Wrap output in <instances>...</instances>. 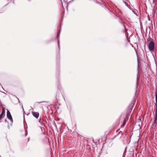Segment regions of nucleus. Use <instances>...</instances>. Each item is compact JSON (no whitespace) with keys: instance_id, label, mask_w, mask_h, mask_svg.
Returning <instances> with one entry per match:
<instances>
[{"instance_id":"nucleus-13","label":"nucleus","mask_w":157,"mask_h":157,"mask_svg":"<svg viewBox=\"0 0 157 157\" xmlns=\"http://www.w3.org/2000/svg\"><path fill=\"white\" fill-rule=\"evenodd\" d=\"M131 108H132V107H133V104H132V105H131Z\"/></svg>"},{"instance_id":"nucleus-11","label":"nucleus","mask_w":157,"mask_h":157,"mask_svg":"<svg viewBox=\"0 0 157 157\" xmlns=\"http://www.w3.org/2000/svg\"><path fill=\"white\" fill-rule=\"evenodd\" d=\"M58 45L59 49V48H60V46H59V40L58 41Z\"/></svg>"},{"instance_id":"nucleus-9","label":"nucleus","mask_w":157,"mask_h":157,"mask_svg":"<svg viewBox=\"0 0 157 157\" xmlns=\"http://www.w3.org/2000/svg\"><path fill=\"white\" fill-rule=\"evenodd\" d=\"M60 32V30H59V33L57 34V38H58L59 37V36Z\"/></svg>"},{"instance_id":"nucleus-18","label":"nucleus","mask_w":157,"mask_h":157,"mask_svg":"<svg viewBox=\"0 0 157 157\" xmlns=\"http://www.w3.org/2000/svg\"><path fill=\"white\" fill-rule=\"evenodd\" d=\"M43 134H44V132H43Z\"/></svg>"},{"instance_id":"nucleus-16","label":"nucleus","mask_w":157,"mask_h":157,"mask_svg":"<svg viewBox=\"0 0 157 157\" xmlns=\"http://www.w3.org/2000/svg\"><path fill=\"white\" fill-rule=\"evenodd\" d=\"M43 102V101H41V102H38V103H41V102Z\"/></svg>"},{"instance_id":"nucleus-2","label":"nucleus","mask_w":157,"mask_h":157,"mask_svg":"<svg viewBox=\"0 0 157 157\" xmlns=\"http://www.w3.org/2000/svg\"><path fill=\"white\" fill-rule=\"evenodd\" d=\"M155 119L153 122L152 128H153L154 126H155L157 125V115L155 114Z\"/></svg>"},{"instance_id":"nucleus-4","label":"nucleus","mask_w":157,"mask_h":157,"mask_svg":"<svg viewBox=\"0 0 157 157\" xmlns=\"http://www.w3.org/2000/svg\"><path fill=\"white\" fill-rule=\"evenodd\" d=\"M32 113L33 116H34L35 118H37L39 117V113H38L35 112H32Z\"/></svg>"},{"instance_id":"nucleus-14","label":"nucleus","mask_w":157,"mask_h":157,"mask_svg":"<svg viewBox=\"0 0 157 157\" xmlns=\"http://www.w3.org/2000/svg\"><path fill=\"white\" fill-rule=\"evenodd\" d=\"M5 122H7L8 123V121H7V120H5Z\"/></svg>"},{"instance_id":"nucleus-1","label":"nucleus","mask_w":157,"mask_h":157,"mask_svg":"<svg viewBox=\"0 0 157 157\" xmlns=\"http://www.w3.org/2000/svg\"><path fill=\"white\" fill-rule=\"evenodd\" d=\"M149 51L151 53L154 52L155 49V43L153 41H150L148 44Z\"/></svg>"},{"instance_id":"nucleus-8","label":"nucleus","mask_w":157,"mask_h":157,"mask_svg":"<svg viewBox=\"0 0 157 157\" xmlns=\"http://www.w3.org/2000/svg\"><path fill=\"white\" fill-rule=\"evenodd\" d=\"M155 105V114L157 115V105Z\"/></svg>"},{"instance_id":"nucleus-6","label":"nucleus","mask_w":157,"mask_h":157,"mask_svg":"<svg viewBox=\"0 0 157 157\" xmlns=\"http://www.w3.org/2000/svg\"><path fill=\"white\" fill-rule=\"evenodd\" d=\"M5 113V110L4 108H2V113L1 114V116H3L4 115V116H5V115H4Z\"/></svg>"},{"instance_id":"nucleus-10","label":"nucleus","mask_w":157,"mask_h":157,"mask_svg":"<svg viewBox=\"0 0 157 157\" xmlns=\"http://www.w3.org/2000/svg\"><path fill=\"white\" fill-rule=\"evenodd\" d=\"M3 117V116H1V114L0 115V120Z\"/></svg>"},{"instance_id":"nucleus-7","label":"nucleus","mask_w":157,"mask_h":157,"mask_svg":"<svg viewBox=\"0 0 157 157\" xmlns=\"http://www.w3.org/2000/svg\"><path fill=\"white\" fill-rule=\"evenodd\" d=\"M126 122V120H124L123 121V123L121 125V126L122 127L124 126Z\"/></svg>"},{"instance_id":"nucleus-5","label":"nucleus","mask_w":157,"mask_h":157,"mask_svg":"<svg viewBox=\"0 0 157 157\" xmlns=\"http://www.w3.org/2000/svg\"><path fill=\"white\" fill-rule=\"evenodd\" d=\"M155 105H157V92H155Z\"/></svg>"},{"instance_id":"nucleus-15","label":"nucleus","mask_w":157,"mask_h":157,"mask_svg":"<svg viewBox=\"0 0 157 157\" xmlns=\"http://www.w3.org/2000/svg\"><path fill=\"white\" fill-rule=\"evenodd\" d=\"M137 87H138V86H137L136 87V90H137Z\"/></svg>"},{"instance_id":"nucleus-17","label":"nucleus","mask_w":157,"mask_h":157,"mask_svg":"<svg viewBox=\"0 0 157 157\" xmlns=\"http://www.w3.org/2000/svg\"><path fill=\"white\" fill-rule=\"evenodd\" d=\"M39 122H40V120L39 121Z\"/></svg>"},{"instance_id":"nucleus-3","label":"nucleus","mask_w":157,"mask_h":157,"mask_svg":"<svg viewBox=\"0 0 157 157\" xmlns=\"http://www.w3.org/2000/svg\"><path fill=\"white\" fill-rule=\"evenodd\" d=\"M7 117L10 120L11 123H13V119L10 112L8 110H7Z\"/></svg>"},{"instance_id":"nucleus-12","label":"nucleus","mask_w":157,"mask_h":157,"mask_svg":"<svg viewBox=\"0 0 157 157\" xmlns=\"http://www.w3.org/2000/svg\"><path fill=\"white\" fill-rule=\"evenodd\" d=\"M40 129H41V131L42 132H43V130H42V127H40Z\"/></svg>"}]
</instances>
